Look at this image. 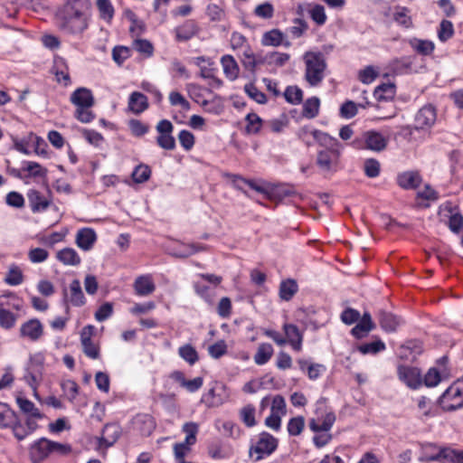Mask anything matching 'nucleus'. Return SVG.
<instances>
[{
	"label": "nucleus",
	"mask_w": 463,
	"mask_h": 463,
	"mask_svg": "<svg viewBox=\"0 0 463 463\" xmlns=\"http://www.w3.org/2000/svg\"><path fill=\"white\" fill-rule=\"evenodd\" d=\"M16 402L21 411H24V413H27L29 414V416L34 417L36 419L42 418V414L40 413L39 410L34 406V404L31 401L22 397H18L16 399Z\"/></svg>",
	"instance_id": "obj_38"
},
{
	"label": "nucleus",
	"mask_w": 463,
	"mask_h": 463,
	"mask_svg": "<svg viewBox=\"0 0 463 463\" xmlns=\"http://www.w3.org/2000/svg\"><path fill=\"white\" fill-rule=\"evenodd\" d=\"M221 63L225 76L230 80H235L238 78L240 71L239 65L235 59L232 55H223L221 59Z\"/></svg>",
	"instance_id": "obj_23"
},
{
	"label": "nucleus",
	"mask_w": 463,
	"mask_h": 463,
	"mask_svg": "<svg viewBox=\"0 0 463 463\" xmlns=\"http://www.w3.org/2000/svg\"><path fill=\"white\" fill-rule=\"evenodd\" d=\"M420 460L422 462L463 463V451L450 448H439L437 454L420 457Z\"/></svg>",
	"instance_id": "obj_8"
},
{
	"label": "nucleus",
	"mask_w": 463,
	"mask_h": 463,
	"mask_svg": "<svg viewBox=\"0 0 463 463\" xmlns=\"http://www.w3.org/2000/svg\"><path fill=\"white\" fill-rule=\"evenodd\" d=\"M393 20L404 28L412 27V20L406 7H397L393 13Z\"/></svg>",
	"instance_id": "obj_36"
},
{
	"label": "nucleus",
	"mask_w": 463,
	"mask_h": 463,
	"mask_svg": "<svg viewBox=\"0 0 463 463\" xmlns=\"http://www.w3.org/2000/svg\"><path fill=\"white\" fill-rule=\"evenodd\" d=\"M114 310V306L112 303H105L99 307V308L95 313V318L101 322L109 317Z\"/></svg>",
	"instance_id": "obj_64"
},
{
	"label": "nucleus",
	"mask_w": 463,
	"mask_h": 463,
	"mask_svg": "<svg viewBox=\"0 0 463 463\" xmlns=\"http://www.w3.org/2000/svg\"><path fill=\"white\" fill-rule=\"evenodd\" d=\"M241 63L243 67L250 71L253 75H255L256 72V61L254 58V53L250 51V48L245 50L243 52L242 57H241Z\"/></svg>",
	"instance_id": "obj_51"
},
{
	"label": "nucleus",
	"mask_w": 463,
	"mask_h": 463,
	"mask_svg": "<svg viewBox=\"0 0 463 463\" xmlns=\"http://www.w3.org/2000/svg\"><path fill=\"white\" fill-rule=\"evenodd\" d=\"M48 256V251L43 248H34L28 252V258L33 263L43 262L47 260Z\"/></svg>",
	"instance_id": "obj_61"
},
{
	"label": "nucleus",
	"mask_w": 463,
	"mask_h": 463,
	"mask_svg": "<svg viewBox=\"0 0 463 463\" xmlns=\"http://www.w3.org/2000/svg\"><path fill=\"white\" fill-rule=\"evenodd\" d=\"M309 14L311 19L318 25H323L326 22L325 8L321 5H314L309 9Z\"/></svg>",
	"instance_id": "obj_45"
},
{
	"label": "nucleus",
	"mask_w": 463,
	"mask_h": 463,
	"mask_svg": "<svg viewBox=\"0 0 463 463\" xmlns=\"http://www.w3.org/2000/svg\"><path fill=\"white\" fill-rule=\"evenodd\" d=\"M454 34L453 24L449 20H442L439 24L438 36L440 42L444 43L450 39Z\"/></svg>",
	"instance_id": "obj_46"
},
{
	"label": "nucleus",
	"mask_w": 463,
	"mask_h": 463,
	"mask_svg": "<svg viewBox=\"0 0 463 463\" xmlns=\"http://www.w3.org/2000/svg\"><path fill=\"white\" fill-rule=\"evenodd\" d=\"M307 27L306 21L297 18L294 20V25L291 26L288 31L294 38H299L307 31Z\"/></svg>",
	"instance_id": "obj_60"
},
{
	"label": "nucleus",
	"mask_w": 463,
	"mask_h": 463,
	"mask_svg": "<svg viewBox=\"0 0 463 463\" xmlns=\"http://www.w3.org/2000/svg\"><path fill=\"white\" fill-rule=\"evenodd\" d=\"M340 156V151L319 150L317 156V165L326 172L331 171L334 165H336Z\"/></svg>",
	"instance_id": "obj_12"
},
{
	"label": "nucleus",
	"mask_w": 463,
	"mask_h": 463,
	"mask_svg": "<svg viewBox=\"0 0 463 463\" xmlns=\"http://www.w3.org/2000/svg\"><path fill=\"white\" fill-rule=\"evenodd\" d=\"M320 100L317 97L307 99L303 104L302 115L307 118H314L318 115Z\"/></svg>",
	"instance_id": "obj_31"
},
{
	"label": "nucleus",
	"mask_w": 463,
	"mask_h": 463,
	"mask_svg": "<svg viewBox=\"0 0 463 463\" xmlns=\"http://www.w3.org/2000/svg\"><path fill=\"white\" fill-rule=\"evenodd\" d=\"M439 404L447 411L463 408V378L450 385L440 396Z\"/></svg>",
	"instance_id": "obj_4"
},
{
	"label": "nucleus",
	"mask_w": 463,
	"mask_h": 463,
	"mask_svg": "<svg viewBox=\"0 0 463 463\" xmlns=\"http://www.w3.org/2000/svg\"><path fill=\"white\" fill-rule=\"evenodd\" d=\"M241 418L248 427H253L256 424L255 407L251 404L244 406L241 410Z\"/></svg>",
	"instance_id": "obj_49"
},
{
	"label": "nucleus",
	"mask_w": 463,
	"mask_h": 463,
	"mask_svg": "<svg viewBox=\"0 0 463 463\" xmlns=\"http://www.w3.org/2000/svg\"><path fill=\"white\" fill-rule=\"evenodd\" d=\"M378 76V72L373 66H367L359 71V80L364 84L373 82Z\"/></svg>",
	"instance_id": "obj_58"
},
{
	"label": "nucleus",
	"mask_w": 463,
	"mask_h": 463,
	"mask_svg": "<svg viewBox=\"0 0 463 463\" xmlns=\"http://www.w3.org/2000/svg\"><path fill=\"white\" fill-rule=\"evenodd\" d=\"M244 91L247 95L259 104H265L267 102L266 95L258 90L254 83H248L244 86Z\"/></svg>",
	"instance_id": "obj_41"
},
{
	"label": "nucleus",
	"mask_w": 463,
	"mask_h": 463,
	"mask_svg": "<svg viewBox=\"0 0 463 463\" xmlns=\"http://www.w3.org/2000/svg\"><path fill=\"white\" fill-rule=\"evenodd\" d=\"M409 44L417 53L424 56L430 55L435 49V44L430 40L412 38Z\"/></svg>",
	"instance_id": "obj_26"
},
{
	"label": "nucleus",
	"mask_w": 463,
	"mask_h": 463,
	"mask_svg": "<svg viewBox=\"0 0 463 463\" xmlns=\"http://www.w3.org/2000/svg\"><path fill=\"white\" fill-rule=\"evenodd\" d=\"M290 55L288 53H282L279 52H268L269 65L282 67L288 61Z\"/></svg>",
	"instance_id": "obj_48"
},
{
	"label": "nucleus",
	"mask_w": 463,
	"mask_h": 463,
	"mask_svg": "<svg viewBox=\"0 0 463 463\" xmlns=\"http://www.w3.org/2000/svg\"><path fill=\"white\" fill-rule=\"evenodd\" d=\"M398 374L400 380L411 388L416 389L421 384L420 373L417 368L400 365L398 367Z\"/></svg>",
	"instance_id": "obj_10"
},
{
	"label": "nucleus",
	"mask_w": 463,
	"mask_h": 463,
	"mask_svg": "<svg viewBox=\"0 0 463 463\" xmlns=\"http://www.w3.org/2000/svg\"><path fill=\"white\" fill-rule=\"evenodd\" d=\"M178 140L186 151L191 150L194 145V136L188 130L180 131Z\"/></svg>",
	"instance_id": "obj_56"
},
{
	"label": "nucleus",
	"mask_w": 463,
	"mask_h": 463,
	"mask_svg": "<svg viewBox=\"0 0 463 463\" xmlns=\"http://www.w3.org/2000/svg\"><path fill=\"white\" fill-rule=\"evenodd\" d=\"M24 276L20 268L16 265H11L5 278V282L11 286H16L23 282Z\"/></svg>",
	"instance_id": "obj_40"
},
{
	"label": "nucleus",
	"mask_w": 463,
	"mask_h": 463,
	"mask_svg": "<svg viewBox=\"0 0 463 463\" xmlns=\"http://www.w3.org/2000/svg\"><path fill=\"white\" fill-rule=\"evenodd\" d=\"M183 431L186 433L185 443L193 445L196 441V434L198 431V425L194 422H187L183 426Z\"/></svg>",
	"instance_id": "obj_52"
},
{
	"label": "nucleus",
	"mask_w": 463,
	"mask_h": 463,
	"mask_svg": "<svg viewBox=\"0 0 463 463\" xmlns=\"http://www.w3.org/2000/svg\"><path fill=\"white\" fill-rule=\"evenodd\" d=\"M94 334L93 326H86L82 328L80 333V342L83 353L91 359H97L99 352V347L91 341V336Z\"/></svg>",
	"instance_id": "obj_9"
},
{
	"label": "nucleus",
	"mask_w": 463,
	"mask_h": 463,
	"mask_svg": "<svg viewBox=\"0 0 463 463\" xmlns=\"http://www.w3.org/2000/svg\"><path fill=\"white\" fill-rule=\"evenodd\" d=\"M151 175V169L147 165L140 164L135 167L132 172V179L137 184H142L147 181Z\"/></svg>",
	"instance_id": "obj_37"
},
{
	"label": "nucleus",
	"mask_w": 463,
	"mask_h": 463,
	"mask_svg": "<svg viewBox=\"0 0 463 463\" xmlns=\"http://www.w3.org/2000/svg\"><path fill=\"white\" fill-rule=\"evenodd\" d=\"M246 130L250 134H257L261 128L262 119L255 113H250L246 116Z\"/></svg>",
	"instance_id": "obj_44"
},
{
	"label": "nucleus",
	"mask_w": 463,
	"mask_h": 463,
	"mask_svg": "<svg viewBox=\"0 0 463 463\" xmlns=\"http://www.w3.org/2000/svg\"><path fill=\"white\" fill-rule=\"evenodd\" d=\"M287 341L292 345L293 349L299 351L301 349L303 335L297 326L293 324H285L283 326Z\"/></svg>",
	"instance_id": "obj_20"
},
{
	"label": "nucleus",
	"mask_w": 463,
	"mask_h": 463,
	"mask_svg": "<svg viewBox=\"0 0 463 463\" xmlns=\"http://www.w3.org/2000/svg\"><path fill=\"white\" fill-rule=\"evenodd\" d=\"M57 259L64 265L77 266L80 263V258L72 248H64L57 252Z\"/></svg>",
	"instance_id": "obj_27"
},
{
	"label": "nucleus",
	"mask_w": 463,
	"mask_h": 463,
	"mask_svg": "<svg viewBox=\"0 0 463 463\" xmlns=\"http://www.w3.org/2000/svg\"><path fill=\"white\" fill-rule=\"evenodd\" d=\"M67 301L76 307L82 306L85 303V298L81 289L80 283L78 279L71 281L70 285V295L64 291Z\"/></svg>",
	"instance_id": "obj_22"
},
{
	"label": "nucleus",
	"mask_w": 463,
	"mask_h": 463,
	"mask_svg": "<svg viewBox=\"0 0 463 463\" xmlns=\"http://www.w3.org/2000/svg\"><path fill=\"white\" fill-rule=\"evenodd\" d=\"M198 32L196 24L192 21H186L182 26L175 29V37L179 42H185L194 37Z\"/></svg>",
	"instance_id": "obj_24"
},
{
	"label": "nucleus",
	"mask_w": 463,
	"mask_h": 463,
	"mask_svg": "<svg viewBox=\"0 0 463 463\" xmlns=\"http://www.w3.org/2000/svg\"><path fill=\"white\" fill-rule=\"evenodd\" d=\"M272 354L273 347L270 344H261L254 355V362L259 365L265 364L271 358Z\"/></svg>",
	"instance_id": "obj_32"
},
{
	"label": "nucleus",
	"mask_w": 463,
	"mask_h": 463,
	"mask_svg": "<svg viewBox=\"0 0 463 463\" xmlns=\"http://www.w3.org/2000/svg\"><path fill=\"white\" fill-rule=\"evenodd\" d=\"M388 140L377 131H366L361 138H355L352 146L356 149H369L374 152H381L387 146Z\"/></svg>",
	"instance_id": "obj_5"
},
{
	"label": "nucleus",
	"mask_w": 463,
	"mask_h": 463,
	"mask_svg": "<svg viewBox=\"0 0 463 463\" xmlns=\"http://www.w3.org/2000/svg\"><path fill=\"white\" fill-rule=\"evenodd\" d=\"M298 286L296 280L288 279L281 281L279 285V297L285 301H289L298 292Z\"/></svg>",
	"instance_id": "obj_28"
},
{
	"label": "nucleus",
	"mask_w": 463,
	"mask_h": 463,
	"mask_svg": "<svg viewBox=\"0 0 463 463\" xmlns=\"http://www.w3.org/2000/svg\"><path fill=\"white\" fill-rule=\"evenodd\" d=\"M254 14L263 19H269L274 14L273 5L268 2L259 5L254 10Z\"/></svg>",
	"instance_id": "obj_57"
},
{
	"label": "nucleus",
	"mask_w": 463,
	"mask_h": 463,
	"mask_svg": "<svg viewBox=\"0 0 463 463\" xmlns=\"http://www.w3.org/2000/svg\"><path fill=\"white\" fill-rule=\"evenodd\" d=\"M52 452L51 440L42 438L30 449V457L33 463L43 460Z\"/></svg>",
	"instance_id": "obj_13"
},
{
	"label": "nucleus",
	"mask_w": 463,
	"mask_h": 463,
	"mask_svg": "<svg viewBox=\"0 0 463 463\" xmlns=\"http://www.w3.org/2000/svg\"><path fill=\"white\" fill-rule=\"evenodd\" d=\"M436 117V109L432 105L423 106L415 115L413 128L419 130L430 128L435 123ZM411 129L412 127L411 126L403 128V130L408 131L409 134H411Z\"/></svg>",
	"instance_id": "obj_7"
},
{
	"label": "nucleus",
	"mask_w": 463,
	"mask_h": 463,
	"mask_svg": "<svg viewBox=\"0 0 463 463\" xmlns=\"http://www.w3.org/2000/svg\"><path fill=\"white\" fill-rule=\"evenodd\" d=\"M133 428L143 436H149L156 428L153 417L149 414H137L132 420Z\"/></svg>",
	"instance_id": "obj_14"
},
{
	"label": "nucleus",
	"mask_w": 463,
	"mask_h": 463,
	"mask_svg": "<svg viewBox=\"0 0 463 463\" xmlns=\"http://www.w3.org/2000/svg\"><path fill=\"white\" fill-rule=\"evenodd\" d=\"M16 413L6 403L0 402V427L9 428L15 421Z\"/></svg>",
	"instance_id": "obj_30"
},
{
	"label": "nucleus",
	"mask_w": 463,
	"mask_h": 463,
	"mask_svg": "<svg viewBox=\"0 0 463 463\" xmlns=\"http://www.w3.org/2000/svg\"><path fill=\"white\" fill-rule=\"evenodd\" d=\"M278 447V439L268 432H262L255 446L250 449V456L252 457L253 453L257 454L255 461L263 458L264 455H270Z\"/></svg>",
	"instance_id": "obj_6"
},
{
	"label": "nucleus",
	"mask_w": 463,
	"mask_h": 463,
	"mask_svg": "<svg viewBox=\"0 0 463 463\" xmlns=\"http://www.w3.org/2000/svg\"><path fill=\"white\" fill-rule=\"evenodd\" d=\"M395 94V85L392 83H383L375 88L373 96L378 100H389Z\"/></svg>",
	"instance_id": "obj_33"
},
{
	"label": "nucleus",
	"mask_w": 463,
	"mask_h": 463,
	"mask_svg": "<svg viewBox=\"0 0 463 463\" xmlns=\"http://www.w3.org/2000/svg\"><path fill=\"white\" fill-rule=\"evenodd\" d=\"M79 0H68L63 8L58 12L57 17L60 19V26L71 33H78L87 27L86 19L83 14L76 8Z\"/></svg>",
	"instance_id": "obj_2"
},
{
	"label": "nucleus",
	"mask_w": 463,
	"mask_h": 463,
	"mask_svg": "<svg viewBox=\"0 0 463 463\" xmlns=\"http://www.w3.org/2000/svg\"><path fill=\"white\" fill-rule=\"evenodd\" d=\"M357 114V105L352 101L347 100L342 104L340 108V115L345 118H352Z\"/></svg>",
	"instance_id": "obj_59"
},
{
	"label": "nucleus",
	"mask_w": 463,
	"mask_h": 463,
	"mask_svg": "<svg viewBox=\"0 0 463 463\" xmlns=\"http://www.w3.org/2000/svg\"><path fill=\"white\" fill-rule=\"evenodd\" d=\"M378 320L382 329L388 333H393L402 323L401 317L391 312L380 310L378 313Z\"/></svg>",
	"instance_id": "obj_15"
},
{
	"label": "nucleus",
	"mask_w": 463,
	"mask_h": 463,
	"mask_svg": "<svg viewBox=\"0 0 463 463\" xmlns=\"http://www.w3.org/2000/svg\"><path fill=\"white\" fill-rule=\"evenodd\" d=\"M134 46L136 50L145 54L147 57H150L154 53V47L153 44L146 39H138L134 41Z\"/></svg>",
	"instance_id": "obj_54"
},
{
	"label": "nucleus",
	"mask_w": 463,
	"mask_h": 463,
	"mask_svg": "<svg viewBox=\"0 0 463 463\" xmlns=\"http://www.w3.org/2000/svg\"><path fill=\"white\" fill-rule=\"evenodd\" d=\"M283 95L285 99L293 105L300 104L303 100V91L298 86H288Z\"/></svg>",
	"instance_id": "obj_35"
},
{
	"label": "nucleus",
	"mask_w": 463,
	"mask_h": 463,
	"mask_svg": "<svg viewBox=\"0 0 463 463\" xmlns=\"http://www.w3.org/2000/svg\"><path fill=\"white\" fill-rule=\"evenodd\" d=\"M96 241V234L93 230L84 228L80 230L76 235V243L78 247L84 250H89L92 248Z\"/></svg>",
	"instance_id": "obj_21"
},
{
	"label": "nucleus",
	"mask_w": 463,
	"mask_h": 463,
	"mask_svg": "<svg viewBox=\"0 0 463 463\" xmlns=\"http://www.w3.org/2000/svg\"><path fill=\"white\" fill-rule=\"evenodd\" d=\"M303 60L305 62V80L311 87L318 86L325 78L327 64L325 55L320 52H307Z\"/></svg>",
	"instance_id": "obj_1"
},
{
	"label": "nucleus",
	"mask_w": 463,
	"mask_h": 463,
	"mask_svg": "<svg viewBox=\"0 0 463 463\" xmlns=\"http://www.w3.org/2000/svg\"><path fill=\"white\" fill-rule=\"evenodd\" d=\"M136 292L140 296H146L155 290V285L148 276L138 277L134 284Z\"/></svg>",
	"instance_id": "obj_29"
},
{
	"label": "nucleus",
	"mask_w": 463,
	"mask_h": 463,
	"mask_svg": "<svg viewBox=\"0 0 463 463\" xmlns=\"http://www.w3.org/2000/svg\"><path fill=\"white\" fill-rule=\"evenodd\" d=\"M15 323V317L14 315L5 309L0 304V326L5 328H11L14 326Z\"/></svg>",
	"instance_id": "obj_53"
},
{
	"label": "nucleus",
	"mask_w": 463,
	"mask_h": 463,
	"mask_svg": "<svg viewBox=\"0 0 463 463\" xmlns=\"http://www.w3.org/2000/svg\"><path fill=\"white\" fill-rule=\"evenodd\" d=\"M71 102L76 106L75 118L82 123H89L94 118L91 110L94 105V97L90 90L78 88L72 92L70 98Z\"/></svg>",
	"instance_id": "obj_3"
},
{
	"label": "nucleus",
	"mask_w": 463,
	"mask_h": 463,
	"mask_svg": "<svg viewBox=\"0 0 463 463\" xmlns=\"http://www.w3.org/2000/svg\"><path fill=\"white\" fill-rule=\"evenodd\" d=\"M97 6L102 19L111 21L114 8L109 0H97Z\"/></svg>",
	"instance_id": "obj_43"
},
{
	"label": "nucleus",
	"mask_w": 463,
	"mask_h": 463,
	"mask_svg": "<svg viewBox=\"0 0 463 463\" xmlns=\"http://www.w3.org/2000/svg\"><path fill=\"white\" fill-rule=\"evenodd\" d=\"M20 335L31 341H37L43 335V326L40 320L35 318L30 319L22 325Z\"/></svg>",
	"instance_id": "obj_11"
},
{
	"label": "nucleus",
	"mask_w": 463,
	"mask_h": 463,
	"mask_svg": "<svg viewBox=\"0 0 463 463\" xmlns=\"http://www.w3.org/2000/svg\"><path fill=\"white\" fill-rule=\"evenodd\" d=\"M261 44L263 46L278 47L281 44L286 47L290 46L288 41H284V33L279 29H272L263 33L261 38Z\"/></svg>",
	"instance_id": "obj_17"
},
{
	"label": "nucleus",
	"mask_w": 463,
	"mask_h": 463,
	"mask_svg": "<svg viewBox=\"0 0 463 463\" xmlns=\"http://www.w3.org/2000/svg\"><path fill=\"white\" fill-rule=\"evenodd\" d=\"M364 175L369 178H375L381 173V164L375 158H367L364 163Z\"/></svg>",
	"instance_id": "obj_39"
},
{
	"label": "nucleus",
	"mask_w": 463,
	"mask_h": 463,
	"mask_svg": "<svg viewBox=\"0 0 463 463\" xmlns=\"http://www.w3.org/2000/svg\"><path fill=\"white\" fill-rule=\"evenodd\" d=\"M226 352L227 345L223 340H220L208 347L209 354L214 359L222 357Z\"/></svg>",
	"instance_id": "obj_55"
},
{
	"label": "nucleus",
	"mask_w": 463,
	"mask_h": 463,
	"mask_svg": "<svg viewBox=\"0 0 463 463\" xmlns=\"http://www.w3.org/2000/svg\"><path fill=\"white\" fill-rule=\"evenodd\" d=\"M398 184L404 189H416L421 183V177L418 172L407 171L397 177Z\"/></svg>",
	"instance_id": "obj_18"
},
{
	"label": "nucleus",
	"mask_w": 463,
	"mask_h": 463,
	"mask_svg": "<svg viewBox=\"0 0 463 463\" xmlns=\"http://www.w3.org/2000/svg\"><path fill=\"white\" fill-rule=\"evenodd\" d=\"M311 134L318 145L324 147L323 150L340 151L341 144L335 137L317 129L313 130Z\"/></svg>",
	"instance_id": "obj_16"
},
{
	"label": "nucleus",
	"mask_w": 463,
	"mask_h": 463,
	"mask_svg": "<svg viewBox=\"0 0 463 463\" xmlns=\"http://www.w3.org/2000/svg\"><path fill=\"white\" fill-rule=\"evenodd\" d=\"M116 442V428L113 424H107L102 430L100 444L106 447L113 446Z\"/></svg>",
	"instance_id": "obj_42"
},
{
	"label": "nucleus",
	"mask_w": 463,
	"mask_h": 463,
	"mask_svg": "<svg viewBox=\"0 0 463 463\" xmlns=\"http://www.w3.org/2000/svg\"><path fill=\"white\" fill-rule=\"evenodd\" d=\"M385 349V344L382 340H377L372 343L364 344L358 346L359 352L364 354H377Z\"/></svg>",
	"instance_id": "obj_47"
},
{
	"label": "nucleus",
	"mask_w": 463,
	"mask_h": 463,
	"mask_svg": "<svg viewBox=\"0 0 463 463\" xmlns=\"http://www.w3.org/2000/svg\"><path fill=\"white\" fill-rule=\"evenodd\" d=\"M305 426V420L304 417L298 416L295 417L289 420L288 423V431L289 435L291 436H298L299 435Z\"/></svg>",
	"instance_id": "obj_50"
},
{
	"label": "nucleus",
	"mask_w": 463,
	"mask_h": 463,
	"mask_svg": "<svg viewBox=\"0 0 463 463\" xmlns=\"http://www.w3.org/2000/svg\"><path fill=\"white\" fill-rule=\"evenodd\" d=\"M27 198L33 212L44 211L51 203V200L44 197L37 190L32 189L27 194Z\"/></svg>",
	"instance_id": "obj_19"
},
{
	"label": "nucleus",
	"mask_w": 463,
	"mask_h": 463,
	"mask_svg": "<svg viewBox=\"0 0 463 463\" xmlns=\"http://www.w3.org/2000/svg\"><path fill=\"white\" fill-rule=\"evenodd\" d=\"M128 108L136 114L145 111L148 108L147 98L141 92H133L128 99Z\"/></svg>",
	"instance_id": "obj_25"
},
{
	"label": "nucleus",
	"mask_w": 463,
	"mask_h": 463,
	"mask_svg": "<svg viewBox=\"0 0 463 463\" xmlns=\"http://www.w3.org/2000/svg\"><path fill=\"white\" fill-rule=\"evenodd\" d=\"M360 318V313L356 309L347 307L341 314V320L346 325H352L358 322Z\"/></svg>",
	"instance_id": "obj_63"
},
{
	"label": "nucleus",
	"mask_w": 463,
	"mask_h": 463,
	"mask_svg": "<svg viewBox=\"0 0 463 463\" xmlns=\"http://www.w3.org/2000/svg\"><path fill=\"white\" fill-rule=\"evenodd\" d=\"M157 145L166 150H174L175 148V139L171 134L159 135L156 137Z\"/></svg>",
	"instance_id": "obj_62"
},
{
	"label": "nucleus",
	"mask_w": 463,
	"mask_h": 463,
	"mask_svg": "<svg viewBox=\"0 0 463 463\" xmlns=\"http://www.w3.org/2000/svg\"><path fill=\"white\" fill-rule=\"evenodd\" d=\"M178 354L190 365H194L199 360L197 351L190 344L180 346L178 349Z\"/></svg>",
	"instance_id": "obj_34"
}]
</instances>
